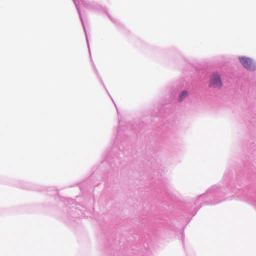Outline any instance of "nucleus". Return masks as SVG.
<instances>
[{"label": "nucleus", "mask_w": 256, "mask_h": 256, "mask_svg": "<svg viewBox=\"0 0 256 256\" xmlns=\"http://www.w3.org/2000/svg\"><path fill=\"white\" fill-rule=\"evenodd\" d=\"M222 86V80L218 74H213L211 75L209 86L220 88Z\"/></svg>", "instance_id": "nucleus-1"}, {"label": "nucleus", "mask_w": 256, "mask_h": 256, "mask_svg": "<svg viewBox=\"0 0 256 256\" xmlns=\"http://www.w3.org/2000/svg\"><path fill=\"white\" fill-rule=\"evenodd\" d=\"M239 60L243 66L248 70H252L255 69L256 66L250 58L241 56L239 58Z\"/></svg>", "instance_id": "nucleus-2"}, {"label": "nucleus", "mask_w": 256, "mask_h": 256, "mask_svg": "<svg viewBox=\"0 0 256 256\" xmlns=\"http://www.w3.org/2000/svg\"><path fill=\"white\" fill-rule=\"evenodd\" d=\"M188 95V92L186 91H183L180 95L179 98L180 100H182L184 98Z\"/></svg>", "instance_id": "nucleus-3"}]
</instances>
